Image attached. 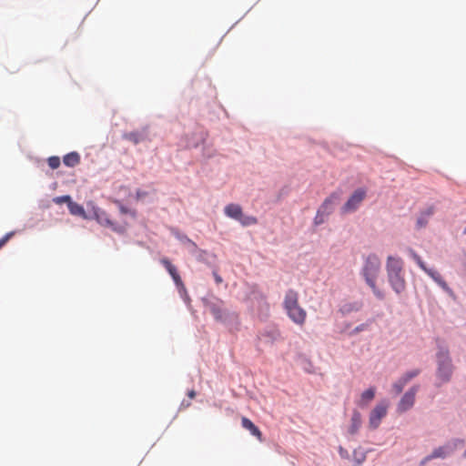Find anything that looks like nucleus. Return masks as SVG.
<instances>
[{
  "mask_svg": "<svg viewBox=\"0 0 466 466\" xmlns=\"http://www.w3.org/2000/svg\"><path fill=\"white\" fill-rule=\"evenodd\" d=\"M361 425V414L358 410H354L350 420V426L349 432L350 434H356Z\"/></svg>",
  "mask_w": 466,
  "mask_h": 466,
  "instance_id": "2eb2a0df",
  "label": "nucleus"
},
{
  "mask_svg": "<svg viewBox=\"0 0 466 466\" xmlns=\"http://www.w3.org/2000/svg\"><path fill=\"white\" fill-rule=\"evenodd\" d=\"M47 163H48V166L52 169H56L59 167L61 161H60L59 157L53 156V157H48Z\"/></svg>",
  "mask_w": 466,
  "mask_h": 466,
  "instance_id": "b1692460",
  "label": "nucleus"
},
{
  "mask_svg": "<svg viewBox=\"0 0 466 466\" xmlns=\"http://www.w3.org/2000/svg\"><path fill=\"white\" fill-rule=\"evenodd\" d=\"M119 209H120V212L122 214H128V215H130L133 218H135L136 215H137L136 210L127 208H126V207H124L122 205L119 207Z\"/></svg>",
  "mask_w": 466,
  "mask_h": 466,
  "instance_id": "cd10ccee",
  "label": "nucleus"
},
{
  "mask_svg": "<svg viewBox=\"0 0 466 466\" xmlns=\"http://www.w3.org/2000/svg\"><path fill=\"white\" fill-rule=\"evenodd\" d=\"M147 196V193L146 191H143L141 189H137L136 192V198L137 199H141L142 198H145Z\"/></svg>",
  "mask_w": 466,
  "mask_h": 466,
  "instance_id": "7c9ffc66",
  "label": "nucleus"
},
{
  "mask_svg": "<svg viewBox=\"0 0 466 466\" xmlns=\"http://www.w3.org/2000/svg\"><path fill=\"white\" fill-rule=\"evenodd\" d=\"M208 306L211 314L218 321L224 319L225 311L223 309V301L218 300L215 302H208Z\"/></svg>",
  "mask_w": 466,
  "mask_h": 466,
  "instance_id": "9b49d317",
  "label": "nucleus"
},
{
  "mask_svg": "<svg viewBox=\"0 0 466 466\" xmlns=\"http://www.w3.org/2000/svg\"><path fill=\"white\" fill-rule=\"evenodd\" d=\"M53 201L56 203V204H58V205H61L63 203H66L67 206L69 205V203L72 201L71 199V197L68 196V195H65V196H60V197H56L53 199Z\"/></svg>",
  "mask_w": 466,
  "mask_h": 466,
  "instance_id": "393cba45",
  "label": "nucleus"
},
{
  "mask_svg": "<svg viewBox=\"0 0 466 466\" xmlns=\"http://www.w3.org/2000/svg\"><path fill=\"white\" fill-rule=\"evenodd\" d=\"M386 270L391 288L397 293L402 292L406 287L403 260L400 257L389 256L386 262Z\"/></svg>",
  "mask_w": 466,
  "mask_h": 466,
  "instance_id": "f03ea898",
  "label": "nucleus"
},
{
  "mask_svg": "<svg viewBox=\"0 0 466 466\" xmlns=\"http://www.w3.org/2000/svg\"><path fill=\"white\" fill-rule=\"evenodd\" d=\"M433 280L449 295L453 294L452 289L448 286L447 282L443 279L441 274L436 276V278Z\"/></svg>",
  "mask_w": 466,
  "mask_h": 466,
  "instance_id": "412c9836",
  "label": "nucleus"
},
{
  "mask_svg": "<svg viewBox=\"0 0 466 466\" xmlns=\"http://www.w3.org/2000/svg\"><path fill=\"white\" fill-rule=\"evenodd\" d=\"M418 390L419 386H413L402 396L397 407L398 412L402 413L412 408Z\"/></svg>",
  "mask_w": 466,
  "mask_h": 466,
  "instance_id": "1a4fd4ad",
  "label": "nucleus"
},
{
  "mask_svg": "<svg viewBox=\"0 0 466 466\" xmlns=\"http://www.w3.org/2000/svg\"><path fill=\"white\" fill-rule=\"evenodd\" d=\"M213 276L217 284L222 283L223 279L217 272H213Z\"/></svg>",
  "mask_w": 466,
  "mask_h": 466,
  "instance_id": "72a5a7b5",
  "label": "nucleus"
},
{
  "mask_svg": "<svg viewBox=\"0 0 466 466\" xmlns=\"http://www.w3.org/2000/svg\"><path fill=\"white\" fill-rule=\"evenodd\" d=\"M464 234H466V228L464 229Z\"/></svg>",
  "mask_w": 466,
  "mask_h": 466,
  "instance_id": "c9c22d12",
  "label": "nucleus"
},
{
  "mask_svg": "<svg viewBox=\"0 0 466 466\" xmlns=\"http://www.w3.org/2000/svg\"><path fill=\"white\" fill-rule=\"evenodd\" d=\"M464 442L461 440H454L452 444H446L444 446L438 447L432 451V452L425 458V461H430L432 459H438V458H445L450 453L452 452V451L458 446V445H463Z\"/></svg>",
  "mask_w": 466,
  "mask_h": 466,
  "instance_id": "6e6552de",
  "label": "nucleus"
},
{
  "mask_svg": "<svg viewBox=\"0 0 466 466\" xmlns=\"http://www.w3.org/2000/svg\"><path fill=\"white\" fill-rule=\"evenodd\" d=\"M14 235L15 232L11 231L6 233L2 238H0V248H3Z\"/></svg>",
  "mask_w": 466,
  "mask_h": 466,
  "instance_id": "bb28decb",
  "label": "nucleus"
},
{
  "mask_svg": "<svg viewBox=\"0 0 466 466\" xmlns=\"http://www.w3.org/2000/svg\"><path fill=\"white\" fill-rule=\"evenodd\" d=\"M283 307L289 318L298 325L302 326L307 318L306 310L299 306V293L294 289H289L285 293Z\"/></svg>",
  "mask_w": 466,
  "mask_h": 466,
  "instance_id": "20e7f679",
  "label": "nucleus"
},
{
  "mask_svg": "<svg viewBox=\"0 0 466 466\" xmlns=\"http://www.w3.org/2000/svg\"><path fill=\"white\" fill-rule=\"evenodd\" d=\"M367 191L365 188L360 187L356 189L349 198L348 201L341 208V213L347 214L354 212L358 209L361 202L366 198Z\"/></svg>",
  "mask_w": 466,
  "mask_h": 466,
  "instance_id": "39448f33",
  "label": "nucleus"
},
{
  "mask_svg": "<svg viewBox=\"0 0 466 466\" xmlns=\"http://www.w3.org/2000/svg\"><path fill=\"white\" fill-rule=\"evenodd\" d=\"M433 280L449 295L453 294L452 289L448 286L447 282L443 279L441 274L436 276V278Z\"/></svg>",
  "mask_w": 466,
  "mask_h": 466,
  "instance_id": "aec40b11",
  "label": "nucleus"
},
{
  "mask_svg": "<svg viewBox=\"0 0 466 466\" xmlns=\"http://www.w3.org/2000/svg\"><path fill=\"white\" fill-rule=\"evenodd\" d=\"M437 370L436 376L439 385L449 382L451 380L454 366L447 346L440 344L436 353Z\"/></svg>",
  "mask_w": 466,
  "mask_h": 466,
  "instance_id": "7ed1b4c3",
  "label": "nucleus"
},
{
  "mask_svg": "<svg viewBox=\"0 0 466 466\" xmlns=\"http://www.w3.org/2000/svg\"><path fill=\"white\" fill-rule=\"evenodd\" d=\"M224 212L228 218L238 220L242 214V208L238 204H228L225 207Z\"/></svg>",
  "mask_w": 466,
  "mask_h": 466,
  "instance_id": "ddd939ff",
  "label": "nucleus"
},
{
  "mask_svg": "<svg viewBox=\"0 0 466 466\" xmlns=\"http://www.w3.org/2000/svg\"><path fill=\"white\" fill-rule=\"evenodd\" d=\"M80 155L76 152H70L63 157V162L66 167H75L80 163Z\"/></svg>",
  "mask_w": 466,
  "mask_h": 466,
  "instance_id": "4468645a",
  "label": "nucleus"
},
{
  "mask_svg": "<svg viewBox=\"0 0 466 466\" xmlns=\"http://www.w3.org/2000/svg\"><path fill=\"white\" fill-rule=\"evenodd\" d=\"M161 264L165 267V268L167 270L169 275L171 276L172 279L174 280L177 288L178 289V291L181 295L187 296L186 287L177 272V269L176 266H174L170 260L167 258H163L160 260Z\"/></svg>",
  "mask_w": 466,
  "mask_h": 466,
  "instance_id": "0eeeda50",
  "label": "nucleus"
},
{
  "mask_svg": "<svg viewBox=\"0 0 466 466\" xmlns=\"http://www.w3.org/2000/svg\"><path fill=\"white\" fill-rule=\"evenodd\" d=\"M96 218L101 225L111 227L114 230H117L116 228L114 227V223L107 218L105 212L100 215L97 214Z\"/></svg>",
  "mask_w": 466,
  "mask_h": 466,
  "instance_id": "4be33fe9",
  "label": "nucleus"
},
{
  "mask_svg": "<svg viewBox=\"0 0 466 466\" xmlns=\"http://www.w3.org/2000/svg\"><path fill=\"white\" fill-rule=\"evenodd\" d=\"M427 224V220L423 218H420L417 219V226L419 228L425 227Z\"/></svg>",
  "mask_w": 466,
  "mask_h": 466,
  "instance_id": "2f4dec72",
  "label": "nucleus"
},
{
  "mask_svg": "<svg viewBox=\"0 0 466 466\" xmlns=\"http://www.w3.org/2000/svg\"><path fill=\"white\" fill-rule=\"evenodd\" d=\"M325 217L324 215L317 212V215L314 218V222L316 225H319V224H322L324 221H325Z\"/></svg>",
  "mask_w": 466,
  "mask_h": 466,
  "instance_id": "c756f323",
  "label": "nucleus"
},
{
  "mask_svg": "<svg viewBox=\"0 0 466 466\" xmlns=\"http://www.w3.org/2000/svg\"><path fill=\"white\" fill-rule=\"evenodd\" d=\"M432 279H434L436 278V276L440 275V273H438L437 271L435 270H432V269H430V268H427V270L425 271Z\"/></svg>",
  "mask_w": 466,
  "mask_h": 466,
  "instance_id": "473e14b6",
  "label": "nucleus"
},
{
  "mask_svg": "<svg viewBox=\"0 0 466 466\" xmlns=\"http://www.w3.org/2000/svg\"><path fill=\"white\" fill-rule=\"evenodd\" d=\"M68 209L69 212L74 216H78L84 218H86L85 208L81 205L74 202L73 200L69 203Z\"/></svg>",
  "mask_w": 466,
  "mask_h": 466,
  "instance_id": "f3484780",
  "label": "nucleus"
},
{
  "mask_svg": "<svg viewBox=\"0 0 466 466\" xmlns=\"http://www.w3.org/2000/svg\"><path fill=\"white\" fill-rule=\"evenodd\" d=\"M124 138L134 143L135 145L140 143L145 140V137L143 134L139 132H130L124 135Z\"/></svg>",
  "mask_w": 466,
  "mask_h": 466,
  "instance_id": "a211bd4d",
  "label": "nucleus"
},
{
  "mask_svg": "<svg viewBox=\"0 0 466 466\" xmlns=\"http://www.w3.org/2000/svg\"><path fill=\"white\" fill-rule=\"evenodd\" d=\"M420 373V370L419 369L412 370L403 374L400 380H402V381L407 384L410 380L417 377Z\"/></svg>",
  "mask_w": 466,
  "mask_h": 466,
  "instance_id": "5701e85b",
  "label": "nucleus"
},
{
  "mask_svg": "<svg viewBox=\"0 0 466 466\" xmlns=\"http://www.w3.org/2000/svg\"><path fill=\"white\" fill-rule=\"evenodd\" d=\"M375 397V389L369 388L361 393L360 400L359 401V406L365 407L368 405L370 401H371Z\"/></svg>",
  "mask_w": 466,
  "mask_h": 466,
  "instance_id": "dca6fc26",
  "label": "nucleus"
},
{
  "mask_svg": "<svg viewBox=\"0 0 466 466\" xmlns=\"http://www.w3.org/2000/svg\"><path fill=\"white\" fill-rule=\"evenodd\" d=\"M388 403L383 401L377 404L370 413L369 424L373 430L377 429L381 420L387 415Z\"/></svg>",
  "mask_w": 466,
  "mask_h": 466,
  "instance_id": "423d86ee",
  "label": "nucleus"
},
{
  "mask_svg": "<svg viewBox=\"0 0 466 466\" xmlns=\"http://www.w3.org/2000/svg\"><path fill=\"white\" fill-rule=\"evenodd\" d=\"M380 259L375 254L369 255L364 261L361 275L365 279L368 286L372 289L374 295L380 299H384V293L376 286V280L380 271Z\"/></svg>",
  "mask_w": 466,
  "mask_h": 466,
  "instance_id": "f257e3e1",
  "label": "nucleus"
},
{
  "mask_svg": "<svg viewBox=\"0 0 466 466\" xmlns=\"http://www.w3.org/2000/svg\"><path fill=\"white\" fill-rule=\"evenodd\" d=\"M238 221L244 227L255 225L258 223L257 218L253 216H246L243 213L241 214V217L240 218H238Z\"/></svg>",
  "mask_w": 466,
  "mask_h": 466,
  "instance_id": "6ab92c4d",
  "label": "nucleus"
},
{
  "mask_svg": "<svg viewBox=\"0 0 466 466\" xmlns=\"http://www.w3.org/2000/svg\"><path fill=\"white\" fill-rule=\"evenodd\" d=\"M413 258L415 259V261L417 262V264L422 270H424V271L427 270L428 268L426 267L425 263L422 261V259L420 258V256H418L417 254L414 253Z\"/></svg>",
  "mask_w": 466,
  "mask_h": 466,
  "instance_id": "c85d7f7f",
  "label": "nucleus"
},
{
  "mask_svg": "<svg viewBox=\"0 0 466 466\" xmlns=\"http://www.w3.org/2000/svg\"><path fill=\"white\" fill-rule=\"evenodd\" d=\"M187 396H188L190 399H194V398H195V396H196V391H195V390H189V391L187 392Z\"/></svg>",
  "mask_w": 466,
  "mask_h": 466,
  "instance_id": "f704fd0d",
  "label": "nucleus"
},
{
  "mask_svg": "<svg viewBox=\"0 0 466 466\" xmlns=\"http://www.w3.org/2000/svg\"><path fill=\"white\" fill-rule=\"evenodd\" d=\"M241 424L244 429L248 430L259 441H263L260 430L249 419L243 417L241 420Z\"/></svg>",
  "mask_w": 466,
  "mask_h": 466,
  "instance_id": "f8f14e48",
  "label": "nucleus"
},
{
  "mask_svg": "<svg viewBox=\"0 0 466 466\" xmlns=\"http://www.w3.org/2000/svg\"><path fill=\"white\" fill-rule=\"evenodd\" d=\"M338 199H339L338 194H336V193L331 194L329 197H328L324 200V202L319 207L318 212L326 217L329 216L332 212L333 207Z\"/></svg>",
  "mask_w": 466,
  "mask_h": 466,
  "instance_id": "9d476101",
  "label": "nucleus"
},
{
  "mask_svg": "<svg viewBox=\"0 0 466 466\" xmlns=\"http://www.w3.org/2000/svg\"><path fill=\"white\" fill-rule=\"evenodd\" d=\"M405 385H406V383H404V382L402 381V380H400V379L398 381H396V382L392 385V390H394V392H395L396 394H400V393L402 391V390H403V388L405 387Z\"/></svg>",
  "mask_w": 466,
  "mask_h": 466,
  "instance_id": "a878e982",
  "label": "nucleus"
}]
</instances>
